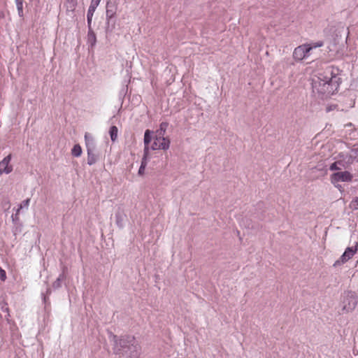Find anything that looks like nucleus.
Masks as SVG:
<instances>
[{"label":"nucleus","mask_w":358,"mask_h":358,"mask_svg":"<svg viewBox=\"0 0 358 358\" xmlns=\"http://www.w3.org/2000/svg\"><path fill=\"white\" fill-rule=\"evenodd\" d=\"M118 129L116 126H112L110 128L109 134L110 139L113 142L115 141L117 138Z\"/></svg>","instance_id":"2eb2a0df"},{"label":"nucleus","mask_w":358,"mask_h":358,"mask_svg":"<svg viewBox=\"0 0 358 358\" xmlns=\"http://www.w3.org/2000/svg\"><path fill=\"white\" fill-rule=\"evenodd\" d=\"M82 154V148L80 145H75L71 150V155L73 157H78Z\"/></svg>","instance_id":"dca6fc26"},{"label":"nucleus","mask_w":358,"mask_h":358,"mask_svg":"<svg viewBox=\"0 0 358 358\" xmlns=\"http://www.w3.org/2000/svg\"><path fill=\"white\" fill-rule=\"evenodd\" d=\"M338 85V78L333 75V71L330 69H326L324 73L313 78V92L324 96L333 94L337 90Z\"/></svg>","instance_id":"f257e3e1"},{"label":"nucleus","mask_w":358,"mask_h":358,"mask_svg":"<svg viewBox=\"0 0 358 358\" xmlns=\"http://www.w3.org/2000/svg\"><path fill=\"white\" fill-rule=\"evenodd\" d=\"M101 0H92L90 4L98 7Z\"/></svg>","instance_id":"393cba45"},{"label":"nucleus","mask_w":358,"mask_h":358,"mask_svg":"<svg viewBox=\"0 0 358 358\" xmlns=\"http://www.w3.org/2000/svg\"><path fill=\"white\" fill-rule=\"evenodd\" d=\"M148 157V155H145V153H143V157L142 158L141 164L140 168L138 169V174L141 175V176L143 174L145 169V167L147 166Z\"/></svg>","instance_id":"4468645a"},{"label":"nucleus","mask_w":358,"mask_h":358,"mask_svg":"<svg viewBox=\"0 0 358 358\" xmlns=\"http://www.w3.org/2000/svg\"><path fill=\"white\" fill-rule=\"evenodd\" d=\"M115 217H116L117 224V225H120V221H121L120 215V214H117L115 215Z\"/></svg>","instance_id":"a878e982"},{"label":"nucleus","mask_w":358,"mask_h":358,"mask_svg":"<svg viewBox=\"0 0 358 358\" xmlns=\"http://www.w3.org/2000/svg\"><path fill=\"white\" fill-rule=\"evenodd\" d=\"M64 278V273H61L59 277L57 278V280L53 282L52 286L55 289H57L61 287L62 281Z\"/></svg>","instance_id":"6ab92c4d"},{"label":"nucleus","mask_w":358,"mask_h":358,"mask_svg":"<svg viewBox=\"0 0 358 358\" xmlns=\"http://www.w3.org/2000/svg\"><path fill=\"white\" fill-rule=\"evenodd\" d=\"M152 141V131L149 129L145 130L144 134V150L143 153H145V155H149V144Z\"/></svg>","instance_id":"9d476101"},{"label":"nucleus","mask_w":358,"mask_h":358,"mask_svg":"<svg viewBox=\"0 0 358 358\" xmlns=\"http://www.w3.org/2000/svg\"><path fill=\"white\" fill-rule=\"evenodd\" d=\"M6 278V271L0 268V280L4 281Z\"/></svg>","instance_id":"412c9836"},{"label":"nucleus","mask_w":358,"mask_h":358,"mask_svg":"<svg viewBox=\"0 0 358 358\" xmlns=\"http://www.w3.org/2000/svg\"><path fill=\"white\" fill-rule=\"evenodd\" d=\"M311 50L310 44L301 45L294 50L293 58L296 61H301L309 57V52Z\"/></svg>","instance_id":"39448f33"},{"label":"nucleus","mask_w":358,"mask_h":358,"mask_svg":"<svg viewBox=\"0 0 358 358\" xmlns=\"http://www.w3.org/2000/svg\"><path fill=\"white\" fill-rule=\"evenodd\" d=\"M87 38L89 42L93 45L96 43V35L92 29L91 26L88 27Z\"/></svg>","instance_id":"f3484780"},{"label":"nucleus","mask_w":358,"mask_h":358,"mask_svg":"<svg viewBox=\"0 0 358 358\" xmlns=\"http://www.w3.org/2000/svg\"><path fill=\"white\" fill-rule=\"evenodd\" d=\"M357 248L358 243H356L355 247L347 248L345 252L341 256V257L334 262V266L337 267L346 263L349 259H350L354 256V255L357 251Z\"/></svg>","instance_id":"423d86ee"},{"label":"nucleus","mask_w":358,"mask_h":358,"mask_svg":"<svg viewBox=\"0 0 358 358\" xmlns=\"http://www.w3.org/2000/svg\"><path fill=\"white\" fill-rule=\"evenodd\" d=\"M86 141V147L87 152V164L92 166L99 159V156L94 153V145L93 141H90L87 137V134L85 135Z\"/></svg>","instance_id":"0eeeda50"},{"label":"nucleus","mask_w":358,"mask_h":358,"mask_svg":"<svg viewBox=\"0 0 358 358\" xmlns=\"http://www.w3.org/2000/svg\"><path fill=\"white\" fill-rule=\"evenodd\" d=\"M22 208V204H20L19 208L17 209L16 213L15 214H13L11 216L13 222L15 224H17L18 222H20V210Z\"/></svg>","instance_id":"a211bd4d"},{"label":"nucleus","mask_w":358,"mask_h":358,"mask_svg":"<svg viewBox=\"0 0 358 358\" xmlns=\"http://www.w3.org/2000/svg\"><path fill=\"white\" fill-rule=\"evenodd\" d=\"M357 263H358V260H357Z\"/></svg>","instance_id":"cd10ccee"},{"label":"nucleus","mask_w":358,"mask_h":358,"mask_svg":"<svg viewBox=\"0 0 358 358\" xmlns=\"http://www.w3.org/2000/svg\"><path fill=\"white\" fill-rule=\"evenodd\" d=\"M170 140L168 138L156 135L151 148L152 150H167L170 147Z\"/></svg>","instance_id":"6e6552de"},{"label":"nucleus","mask_w":358,"mask_h":358,"mask_svg":"<svg viewBox=\"0 0 358 358\" xmlns=\"http://www.w3.org/2000/svg\"><path fill=\"white\" fill-rule=\"evenodd\" d=\"M115 339L114 349L117 354L122 355L124 358H139L141 346L131 336H122L117 340V336H113Z\"/></svg>","instance_id":"f03ea898"},{"label":"nucleus","mask_w":358,"mask_h":358,"mask_svg":"<svg viewBox=\"0 0 358 358\" xmlns=\"http://www.w3.org/2000/svg\"><path fill=\"white\" fill-rule=\"evenodd\" d=\"M349 206L353 210H358V196L352 200Z\"/></svg>","instance_id":"aec40b11"},{"label":"nucleus","mask_w":358,"mask_h":358,"mask_svg":"<svg viewBox=\"0 0 358 358\" xmlns=\"http://www.w3.org/2000/svg\"><path fill=\"white\" fill-rule=\"evenodd\" d=\"M168 127H169V123L167 122H162L159 124V127L156 131V135L161 136V137L162 136H164Z\"/></svg>","instance_id":"ddd939ff"},{"label":"nucleus","mask_w":358,"mask_h":358,"mask_svg":"<svg viewBox=\"0 0 358 358\" xmlns=\"http://www.w3.org/2000/svg\"><path fill=\"white\" fill-rule=\"evenodd\" d=\"M10 160L11 155H8L0 162V176L3 173L8 174L13 171L12 166L9 164Z\"/></svg>","instance_id":"1a4fd4ad"},{"label":"nucleus","mask_w":358,"mask_h":358,"mask_svg":"<svg viewBox=\"0 0 358 358\" xmlns=\"http://www.w3.org/2000/svg\"><path fill=\"white\" fill-rule=\"evenodd\" d=\"M329 169L331 171H335V170L340 169V168L338 167V163L337 162H334L333 164H331L330 165Z\"/></svg>","instance_id":"b1692460"},{"label":"nucleus","mask_w":358,"mask_h":358,"mask_svg":"<svg viewBox=\"0 0 358 358\" xmlns=\"http://www.w3.org/2000/svg\"><path fill=\"white\" fill-rule=\"evenodd\" d=\"M357 302L356 294L352 292H348L343 301V310L346 313L352 311L356 308Z\"/></svg>","instance_id":"7ed1b4c3"},{"label":"nucleus","mask_w":358,"mask_h":358,"mask_svg":"<svg viewBox=\"0 0 358 358\" xmlns=\"http://www.w3.org/2000/svg\"><path fill=\"white\" fill-rule=\"evenodd\" d=\"M29 202V199H27L26 201H24V206H28Z\"/></svg>","instance_id":"bb28decb"},{"label":"nucleus","mask_w":358,"mask_h":358,"mask_svg":"<svg viewBox=\"0 0 358 358\" xmlns=\"http://www.w3.org/2000/svg\"><path fill=\"white\" fill-rule=\"evenodd\" d=\"M352 178V176L349 171H338L331 176V182L336 187L340 189L341 187L338 184L340 182H349Z\"/></svg>","instance_id":"20e7f679"},{"label":"nucleus","mask_w":358,"mask_h":358,"mask_svg":"<svg viewBox=\"0 0 358 358\" xmlns=\"http://www.w3.org/2000/svg\"><path fill=\"white\" fill-rule=\"evenodd\" d=\"M106 20L107 22L109 23L110 20L114 17L116 13V7L114 4L111 3H108L106 4Z\"/></svg>","instance_id":"9b49d317"},{"label":"nucleus","mask_w":358,"mask_h":358,"mask_svg":"<svg viewBox=\"0 0 358 358\" xmlns=\"http://www.w3.org/2000/svg\"><path fill=\"white\" fill-rule=\"evenodd\" d=\"M17 3V8L19 11V14L20 15L22 10V2L20 0H15Z\"/></svg>","instance_id":"4be33fe9"},{"label":"nucleus","mask_w":358,"mask_h":358,"mask_svg":"<svg viewBox=\"0 0 358 358\" xmlns=\"http://www.w3.org/2000/svg\"><path fill=\"white\" fill-rule=\"evenodd\" d=\"M322 45H323V42L318 41V42L314 43L312 45H310V47L312 48V50H313L316 48L322 47Z\"/></svg>","instance_id":"5701e85b"},{"label":"nucleus","mask_w":358,"mask_h":358,"mask_svg":"<svg viewBox=\"0 0 358 358\" xmlns=\"http://www.w3.org/2000/svg\"><path fill=\"white\" fill-rule=\"evenodd\" d=\"M96 8V6H92L91 4L89 6L87 13V27H90L92 25V17Z\"/></svg>","instance_id":"f8f14e48"}]
</instances>
